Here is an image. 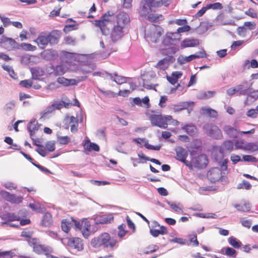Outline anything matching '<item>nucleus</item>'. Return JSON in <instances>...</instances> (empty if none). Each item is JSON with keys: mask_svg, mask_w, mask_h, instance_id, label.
I'll list each match as a JSON object with an SVG mask.
<instances>
[{"mask_svg": "<svg viewBox=\"0 0 258 258\" xmlns=\"http://www.w3.org/2000/svg\"><path fill=\"white\" fill-rule=\"evenodd\" d=\"M117 240L114 238H111L110 235L107 233H104L99 236L94 238L91 241V245L97 248L101 246H104L106 248L113 249L116 246Z\"/></svg>", "mask_w": 258, "mask_h": 258, "instance_id": "f257e3e1", "label": "nucleus"}, {"mask_svg": "<svg viewBox=\"0 0 258 258\" xmlns=\"http://www.w3.org/2000/svg\"><path fill=\"white\" fill-rule=\"evenodd\" d=\"M59 37L54 33L42 32L38 36L35 42L41 49H44L47 45L56 44L58 43Z\"/></svg>", "mask_w": 258, "mask_h": 258, "instance_id": "f03ea898", "label": "nucleus"}, {"mask_svg": "<svg viewBox=\"0 0 258 258\" xmlns=\"http://www.w3.org/2000/svg\"><path fill=\"white\" fill-rule=\"evenodd\" d=\"M29 245L33 247V251L37 254L44 253L47 257L50 253L53 252L52 248L44 244H40L39 241L37 238H30L28 240Z\"/></svg>", "mask_w": 258, "mask_h": 258, "instance_id": "7ed1b4c3", "label": "nucleus"}, {"mask_svg": "<svg viewBox=\"0 0 258 258\" xmlns=\"http://www.w3.org/2000/svg\"><path fill=\"white\" fill-rule=\"evenodd\" d=\"M113 15V12L108 11L107 13L103 14L99 20L94 21V25L100 28L102 35H106L108 33L109 29L106 26L110 21V17Z\"/></svg>", "mask_w": 258, "mask_h": 258, "instance_id": "20e7f679", "label": "nucleus"}, {"mask_svg": "<svg viewBox=\"0 0 258 258\" xmlns=\"http://www.w3.org/2000/svg\"><path fill=\"white\" fill-rule=\"evenodd\" d=\"M149 119L153 126L166 128L168 126L167 122L172 119V116L152 114L150 116Z\"/></svg>", "mask_w": 258, "mask_h": 258, "instance_id": "39448f33", "label": "nucleus"}, {"mask_svg": "<svg viewBox=\"0 0 258 258\" xmlns=\"http://www.w3.org/2000/svg\"><path fill=\"white\" fill-rule=\"evenodd\" d=\"M205 133L210 137L219 140L223 138L221 130L215 124L212 123H206L203 126Z\"/></svg>", "mask_w": 258, "mask_h": 258, "instance_id": "423d86ee", "label": "nucleus"}, {"mask_svg": "<svg viewBox=\"0 0 258 258\" xmlns=\"http://www.w3.org/2000/svg\"><path fill=\"white\" fill-rule=\"evenodd\" d=\"M162 6L160 0H145L143 3L142 14L146 15L152 11V8H158Z\"/></svg>", "mask_w": 258, "mask_h": 258, "instance_id": "0eeeda50", "label": "nucleus"}, {"mask_svg": "<svg viewBox=\"0 0 258 258\" xmlns=\"http://www.w3.org/2000/svg\"><path fill=\"white\" fill-rule=\"evenodd\" d=\"M181 35L175 32H168L166 34L162 40V43L165 46L175 45L180 40Z\"/></svg>", "mask_w": 258, "mask_h": 258, "instance_id": "6e6552de", "label": "nucleus"}, {"mask_svg": "<svg viewBox=\"0 0 258 258\" xmlns=\"http://www.w3.org/2000/svg\"><path fill=\"white\" fill-rule=\"evenodd\" d=\"M123 29L119 25H114L111 31L110 38L113 43L121 39L124 36Z\"/></svg>", "mask_w": 258, "mask_h": 258, "instance_id": "1a4fd4ad", "label": "nucleus"}, {"mask_svg": "<svg viewBox=\"0 0 258 258\" xmlns=\"http://www.w3.org/2000/svg\"><path fill=\"white\" fill-rule=\"evenodd\" d=\"M208 162L207 157L205 154H201L197 157H194L191 159V163L193 166L198 168L205 167Z\"/></svg>", "mask_w": 258, "mask_h": 258, "instance_id": "9d476101", "label": "nucleus"}, {"mask_svg": "<svg viewBox=\"0 0 258 258\" xmlns=\"http://www.w3.org/2000/svg\"><path fill=\"white\" fill-rule=\"evenodd\" d=\"M133 142L136 143L137 145L141 148L145 146L147 149L149 150H152L155 151H159L161 148L160 145L153 146L149 144L148 140L145 138H135L133 140Z\"/></svg>", "mask_w": 258, "mask_h": 258, "instance_id": "9b49d317", "label": "nucleus"}, {"mask_svg": "<svg viewBox=\"0 0 258 258\" xmlns=\"http://www.w3.org/2000/svg\"><path fill=\"white\" fill-rule=\"evenodd\" d=\"M175 58L172 56H167L161 60H160L155 65V68L160 71L167 70L170 64L173 62Z\"/></svg>", "mask_w": 258, "mask_h": 258, "instance_id": "f8f14e48", "label": "nucleus"}, {"mask_svg": "<svg viewBox=\"0 0 258 258\" xmlns=\"http://www.w3.org/2000/svg\"><path fill=\"white\" fill-rule=\"evenodd\" d=\"M1 195L6 201L12 204H20L22 202V196H16L14 194H11L6 191H1Z\"/></svg>", "mask_w": 258, "mask_h": 258, "instance_id": "ddd939ff", "label": "nucleus"}, {"mask_svg": "<svg viewBox=\"0 0 258 258\" xmlns=\"http://www.w3.org/2000/svg\"><path fill=\"white\" fill-rule=\"evenodd\" d=\"M252 85V83L244 81L236 86L238 95L246 96L248 91H249L250 87H251Z\"/></svg>", "mask_w": 258, "mask_h": 258, "instance_id": "4468645a", "label": "nucleus"}, {"mask_svg": "<svg viewBox=\"0 0 258 258\" xmlns=\"http://www.w3.org/2000/svg\"><path fill=\"white\" fill-rule=\"evenodd\" d=\"M114 219L113 214L111 213H107L97 215L95 219V223L97 224H104L111 223Z\"/></svg>", "mask_w": 258, "mask_h": 258, "instance_id": "2eb2a0df", "label": "nucleus"}, {"mask_svg": "<svg viewBox=\"0 0 258 258\" xmlns=\"http://www.w3.org/2000/svg\"><path fill=\"white\" fill-rule=\"evenodd\" d=\"M47 72L49 75L57 76L63 75L66 72V70L64 67L61 64L54 66L51 64L50 67L47 68Z\"/></svg>", "mask_w": 258, "mask_h": 258, "instance_id": "dca6fc26", "label": "nucleus"}, {"mask_svg": "<svg viewBox=\"0 0 258 258\" xmlns=\"http://www.w3.org/2000/svg\"><path fill=\"white\" fill-rule=\"evenodd\" d=\"M221 171L219 168H214L210 170L207 173V177L212 182L219 181L222 177Z\"/></svg>", "mask_w": 258, "mask_h": 258, "instance_id": "f3484780", "label": "nucleus"}, {"mask_svg": "<svg viewBox=\"0 0 258 258\" xmlns=\"http://www.w3.org/2000/svg\"><path fill=\"white\" fill-rule=\"evenodd\" d=\"M41 57L46 60H54L58 57L57 52L53 49H46L41 53Z\"/></svg>", "mask_w": 258, "mask_h": 258, "instance_id": "a211bd4d", "label": "nucleus"}, {"mask_svg": "<svg viewBox=\"0 0 258 258\" xmlns=\"http://www.w3.org/2000/svg\"><path fill=\"white\" fill-rule=\"evenodd\" d=\"M130 22V18L127 14L121 12L116 16V24L114 25H119L124 28L125 25Z\"/></svg>", "mask_w": 258, "mask_h": 258, "instance_id": "6ab92c4d", "label": "nucleus"}, {"mask_svg": "<svg viewBox=\"0 0 258 258\" xmlns=\"http://www.w3.org/2000/svg\"><path fill=\"white\" fill-rule=\"evenodd\" d=\"M82 146L84 149L88 151H94L98 152L100 150L99 146L96 143H91L88 138L83 141Z\"/></svg>", "mask_w": 258, "mask_h": 258, "instance_id": "aec40b11", "label": "nucleus"}, {"mask_svg": "<svg viewBox=\"0 0 258 258\" xmlns=\"http://www.w3.org/2000/svg\"><path fill=\"white\" fill-rule=\"evenodd\" d=\"M199 45V40L196 38H185L180 43L181 48L196 47Z\"/></svg>", "mask_w": 258, "mask_h": 258, "instance_id": "412c9836", "label": "nucleus"}, {"mask_svg": "<svg viewBox=\"0 0 258 258\" xmlns=\"http://www.w3.org/2000/svg\"><path fill=\"white\" fill-rule=\"evenodd\" d=\"M105 74L106 77H109L112 81L119 85L126 83L127 80L130 79L127 77L118 76L116 73L112 74L105 72Z\"/></svg>", "mask_w": 258, "mask_h": 258, "instance_id": "4be33fe9", "label": "nucleus"}, {"mask_svg": "<svg viewBox=\"0 0 258 258\" xmlns=\"http://www.w3.org/2000/svg\"><path fill=\"white\" fill-rule=\"evenodd\" d=\"M39 124L35 119H32L27 125V130L30 134L31 138L35 135L36 132L38 131Z\"/></svg>", "mask_w": 258, "mask_h": 258, "instance_id": "5701e85b", "label": "nucleus"}, {"mask_svg": "<svg viewBox=\"0 0 258 258\" xmlns=\"http://www.w3.org/2000/svg\"><path fill=\"white\" fill-rule=\"evenodd\" d=\"M161 35L160 31H153L149 34H145V38L148 42L156 43L159 41Z\"/></svg>", "mask_w": 258, "mask_h": 258, "instance_id": "b1692460", "label": "nucleus"}, {"mask_svg": "<svg viewBox=\"0 0 258 258\" xmlns=\"http://www.w3.org/2000/svg\"><path fill=\"white\" fill-rule=\"evenodd\" d=\"M69 245L78 251H81L83 249L82 241L80 238L76 237L71 238L68 241Z\"/></svg>", "mask_w": 258, "mask_h": 258, "instance_id": "393cba45", "label": "nucleus"}, {"mask_svg": "<svg viewBox=\"0 0 258 258\" xmlns=\"http://www.w3.org/2000/svg\"><path fill=\"white\" fill-rule=\"evenodd\" d=\"M1 43L9 45L11 48L19 49L20 45L13 39L2 36L0 41Z\"/></svg>", "mask_w": 258, "mask_h": 258, "instance_id": "a878e982", "label": "nucleus"}, {"mask_svg": "<svg viewBox=\"0 0 258 258\" xmlns=\"http://www.w3.org/2000/svg\"><path fill=\"white\" fill-rule=\"evenodd\" d=\"M224 133L231 138H236L238 137L239 132L233 127L226 125L223 127Z\"/></svg>", "mask_w": 258, "mask_h": 258, "instance_id": "bb28decb", "label": "nucleus"}, {"mask_svg": "<svg viewBox=\"0 0 258 258\" xmlns=\"http://www.w3.org/2000/svg\"><path fill=\"white\" fill-rule=\"evenodd\" d=\"M234 146L232 141L226 140L221 145L220 151L222 154L230 153L233 150Z\"/></svg>", "mask_w": 258, "mask_h": 258, "instance_id": "cd10ccee", "label": "nucleus"}, {"mask_svg": "<svg viewBox=\"0 0 258 258\" xmlns=\"http://www.w3.org/2000/svg\"><path fill=\"white\" fill-rule=\"evenodd\" d=\"M233 206L237 211L241 212H249L251 207V204L248 201H245L241 204H235Z\"/></svg>", "mask_w": 258, "mask_h": 258, "instance_id": "c85d7f7f", "label": "nucleus"}, {"mask_svg": "<svg viewBox=\"0 0 258 258\" xmlns=\"http://www.w3.org/2000/svg\"><path fill=\"white\" fill-rule=\"evenodd\" d=\"M176 151V158L180 161H184V159H186L188 156V152L187 150L182 147H178L175 150Z\"/></svg>", "mask_w": 258, "mask_h": 258, "instance_id": "c756f323", "label": "nucleus"}, {"mask_svg": "<svg viewBox=\"0 0 258 258\" xmlns=\"http://www.w3.org/2000/svg\"><path fill=\"white\" fill-rule=\"evenodd\" d=\"M194 102L192 101L182 102L177 105H174L173 110L174 112H178L184 109H187L190 106H193Z\"/></svg>", "mask_w": 258, "mask_h": 258, "instance_id": "7c9ffc66", "label": "nucleus"}, {"mask_svg": "<svg viewBox=\"0 0 258 258\" xmlns=\"http://www.w3.org/2000/svg\"><path fill=\"white\" fill-rule=\"evenodd\" d=\"M182 73L180 71L173 72L171 74V76H167V80L172 85L175 84L178 80L181 77Z\"/></svg>", "mask_w": 258, "mask_h": 258, "instance_id": "2f4dec72", "label": "nucleus"}, {"mask_svg": "<svg viewBox=\"0 0 258 258\" xmlns=\"http://www.w3.org/2000/svg\"><path fill=\"white\" fill-rule=\"evenodd\" d=\"M53 223L52 216L49 212H46L43 215L41 222V225L44 227H49Z\"/></svg>", "mask_w": 258, "mask_h": 258, "instance_id": "473e14b6", "label": "nucleus"}, {"mask_svg": "<svg viewBox=\"0 0 258 258\" xmlns=\"http://www.w3.org/2000/svg\"><path fill=\"white\" fill-rule=\"evenodd\" d=\"M200 113L202 115L207 114L211 117H216L217 112L216 110L207 107H203L200 110Z\"/></svg>", "mask_w": 258, "mask_h": 258, "instance_id": "72a5a7b5", "label": "nucleus"}, {"mask_svg": "<svg viewBox=\"0 0 258 258\" xmlns=\"http://www.w3.org/2000/svg\"><path fill=\"white\" fill-rule=\"evenodd\" d=\"M181 128L190 136L194 135L197 130L196 126L192 123L185 125Z\"/></svg>", "mask_w": 258, "mask_h": 258, "instance_id": "f704fd0d", "label": "nucleus"}, {"mask_svg": "<svg viewBox=\"0 0 258 258\" xmlns=\"http://www.w3.org/2000/svg\"><path fill=\"white\" fill-rule=\"evenodd\" d=\"M195 57H196V56L193 55L192 54L188 56L180 55L177 58V61L179 64H183L195 59Z\"/></svg>", "mask_w": 258, "mask_h": 258, "instance_id": "c9c22d12", "label": "nucleus"}, {"mask_svg": "<svg viewBox=\"0 0 258 258\" xmlns=\"http://www.w3.org/2000/svg\"><path fill=\"white\" fill-rule=\"evenodd\" d=\"M32 74V77L33 79L37 80L43 75L44 72L41 69L34 68L31 70Z\"/></svg>", "mask_w": 258, "mask_h": 258, "instance_id": "e433bc0d", "label": "nucleus"}, {"mask_svg": "<svg viewBox=\"0 0 258 258\" xmlns=\"http://www.w3.org/2000/svg\"><path fill=\"white\" fill-rule=\"evenodd\" d=\"M228 243L230 245L235 248H239L241 246V242L233 236H231L228 239Z\"/></svg>", "mask_w": 258, "mask_h": 258, "instance_id": "4c0bfd02", "label": "nucleus"}, {"mask_svg": "<svg viewBox=\"0 0 258 258\" xmlns=\"http://www.w3.org/2000/svg\"><path fill=\"white\" fill-rule=\"evenodd\" d=\"M245 151L252 152L258 151V144L253 142L246 143Z\"/></svg>", "mask_w": 258, "mask_h": 258, "instance_id": "58836bf2", "label": "nucleus"}, {"mask_svg": "<svg viewBox=\"0 0 258 258\" xmlns=\"http://www.w3.org/2000/svg\"><path fill=\"white\" fill-rule=\"evenodd\" d=\"M159 249V246L155 244H151L146 247L143 250V253L145 254H148L152 253L158 250Z\"/></svg>", "mask_w": 258, "mask_h": 258, "instance_id": "ea45409f", "label": "nucleus"}, {"mask_svg": "<svg viewBox=\"0 0 258 258\" xmlns=\"http://www.w3.org/2000/svg\"><path fill=\"white\" fill-rule=\"evenodd\" d=\"M126 225L122 224L118 226L117 235L121 239L122 237L125 236L127 233V230H125Z\"/></svg>", "mask_w": 258, "mask_h": 258, "instance_id": "a19ab883", "label": "nucleus"}, {"mask_svg": "<svg viewBox=\"0 0 258 258\" xmlns=\"http://www.w3.org/2000/svg\"><path fill=\"white\" fill-rule=\"evenodd\" d=\"M234 146L236 150L241 149L245 151L246 143L243 140H237L235 141Z\"/></svg>", "mask_w": 258, "mask_h": 258, "instance_id": "79ce46f5", "label": "nucleus"}, {"mask_svg": "<svg viewBox=\"0 0 258 258\" xmlns=\"http://www.w3.org/2000/svg\"><path fill=\"white\" fill-rule=\"evenodd\" d=\"M86 224H85V225L84 226V228L81 230L80 231L82 233L83 236L87 238L90 235V224L89 222H86Z\"/></svg>", "mask_w": 258, "mask_h": 258, "instance_id": "37998d69", "label": "nucleus"}, {"mask_svg": "<svg viewBox=\"0 0 258 258\" xmlns=\"http://www.w3.org/2000/svg\"><path fill=\"white\" fill-rule=\"evenodd\" d=\"M248 97L256 99L258 98V90H254L252 88V86L250 87L249 91H248L247 94L246 95Z\"/></svg>", "mask_w": 258, "mask_h": 258, "instance_id": "c03bdc74", "label": "nucleus"}, {"mask_svg": "<svg viewBox=\"0 0 258 258\" xmlns=\"http://www.w3.org/2000/svg\"><path fill=\"white\" fill-rule=\"evenodd\" d=\"M57 139L58 143L62 145L68 144L71 141L70 137L67 136L58 137Z\"/></svg>", "mask_w": 258, "mask_h": 258, "instance_id": "a18cd8bd", "label": "nucleus"}, {"mask_svg": "<svg viewBox=\"0 0 258 258\" xmlns=\"http://www.w3.org/2000/svg\"><path fill=\"white\" fill-rule=\"evenodd\" d=\"M21 47L24 50L26 51H34L36 49L35 46L32 45L29 43H22L20 47Z\"/></svg>", "mask_w": 258, "mask_h": 258, "instance_id": "49530a36", "label": "nucleus"}, {"mask_svg": "<svg viewBox=\"0 0 258 258\" xmlns=\"http://www.w3.org/2000/svg\"><path fill=\"white\" fill-rule=\"evenodd\" d=\"M246 114L248 117H249L252 118H255L258 115V110H257L256 107H255V108H252V109H249L246 112Z\"/></svg>", "mask_w": 258, "mask_h": 258, "instance_id": "de8ad7c7", "label": "nucleus"}, {"mask_svg": "<svg viewBox=\"0 0 258 258\" xmlns=\"http://www.w3.org/2000/svg\"><path fill=\"white\" fill-rule=\"evenodd\" d=\"M71 228V223H70L67 219H63L61 222V229L62 230L68 233Z\"/></svg>", "mask_w": 258, "mask_h": 258, "instance_id": "09e8293b", "label": "nucleus"}, {"mask_svg": "<svg viewBox=\"0 0 258 258\" xmlns=\"http://www.w3.org/2000/svg\"><path fill=\"white\" fill-rule=\"evenodd\" d=\"M225 255L233 257H235L236 256V251L231 247H226Z\"/></svg>", "mask_w": 258, "mask_h": 258, "instance_id": "8fccbe9b", "label": "nucleus"}, {"mask_svg": "<svg viewBox=\"0 0 258 258\" xmlns=\"http://www.w3.org/2000/svg\"><path fill=\"white\" fill-rule=\"evenodd\" d=\"M160 18H162V15H157L154 14H150L148 16V20L152 22L158 21L160 20Z\"/></svg>", "mask_w": 258, "mask_h": 258, "instance_id": "3c124183", "label": "nucleus"}, {"mask_svg": "<svg viewBox=\"0 0 258 258\" xmlns=\"http://www.w3.org/2000/svg\"><path fill=\"white\" fill-rule=\"evenodd\" d=\"M6 219L10 221H20V217L13 213H8L6 215Z\"/></svg>", "mask_w": 258, "mask_h": 258, "instance_id": "603ef678", "label": "nucleus"}, {"mask_svg": "<svg viewBox=\"0 0 258 258\" xmlns=\"http://www.w3.org/2000/svg\"><path fill=\"white\" fill-rule=\"evenodd\" d=\"M167 203L168 205L170 206V208L172 209L175 212L178 213L183 212L182 209L180 207H179L178 205H177L175 203L170 202H168Z\"/></svg>", "mask_w": 258, "mask_h": 258, "instance_id": "864d4df0", "label": "nucleus"}, {"mask_svg": "<svg viewBox=\"0 0 258 258\" xmlns=\"http://www.w3.org/2000/svg\"><path fill=\"white\" fill-rule=\"evenodd\" d=\"M208 9H212L213 10H221L223 7L221 3H215L214 4H211L207 5Z\"/></svg>", "mask_w": 258, "mask_h": 258, "instance_id": "5fc2aeb1", "label": "nucleus"}, {"mask_svg": "<svg viewBox=\"0 0 258 258\" xmlns=\"http://www.w3.org/2000/svg\"><path fill=\"white\" fill-rule=\"evenodd\" d=\"M45 148L49 152H52L55 149V143L53 141L47 142L45 145Z\"/></svg>", "mask_w": 258, "mask_h": 258, "instance_id": "6e6d98bb", "label": "nucleus"}, {"mask_svg": "<svg viewBox=\"0 0 258 258\" xmlns=\"http://www.w3.org/2000/svg\"><path fill=\"white\" fill-rule=\"evenodd\" d=\"M13 255L12 251H0V258H12Z\"/></svg>", "mask_w": 258, "mask_h": 258, "instance_id": "4d7b16f0", "label": "nucleus"}, {"mask_svg": "<svg viewBox=\"0 0 258 258\" xmlns=\"http://www.w3.org/2000/svg\"><path fill=\"white\" fill-rule=\"evenodd\" d=\"M20 85L26 88H29L32 85V82L31 80H24L20 81Z\"/></svg>", "mask_w": 258, "mask_h": 258, "instance_id": "13d9d810", "label": "nucleus"}, {"mask_svg": "<svg viewBox=\"0 0 258 258\" xmlns=\"http://www.w3.org/2000/svg\"><path fill=\"white\" fill-rule=\"evenodd\" d=\"M3 185L7 189L10 190L15 189L17 187V185L15 183L12 182H5L3 184Z\"/></svg>", "mask_w": 258, "mask_h": 258, "instance_id": "bf43d9fd", "label": "nucleus"}, {"mask_svg": "<svg viewBox=\"0 0 258 258\" xmlns=\"http://www.w3.org/2000/svg\"><path fill=\"white\" fill-rule=\"evenodd\" d=\"M64 60L67 62H71L74 59V54L69 52L65 51L63 53Z\"/></svg>", "mask_w": 258, "mask_h": 258, "instance_id": "052dcab7", "label": "nucleus"}, {"mask_svg": "<svg viewBox=\"0 0 258 258\" xmlns=\"http://www.w3.org/2000/svg\"><path fill=\"white\" fill-rule=\"evenodd\" d=\"M242 158L243 160L245 162H256L257 161V159L251 155H244L243 156Z\"/></svg>", "mask_w": 258, "mask_h": 258, "instance_id": "680f3d73", "label": "nucleus"}, {"mask_svg": "<svg viewBox=\"0 0 258 258\" xmlns=\"http://www.w3.org/2000/svg\"><path fill=\"white\" fill-rule=\"evenodd\" d=\"M55 110L52 105L48 106L44 112L41 113V118L44 117L47 114L50 113Z\"/></svg>", "mask_w": 258, "mask_h": 258, "instance_id": "e2e57ef3", "label": "nucleus"}, {"mask_svg": "<svg viewBox=\"0 0 258 258\" xmlns=\"http://www.w3.org/2000/svg\"><path fill=\"white\" fill-rule=\"evenodd\" d=\"M190 27L187 25H183L182 27H179L177 29V31L175 33H178L180 34V33L182 32H188L190 30Z\"/></svg>", "mask_w": 258, "mask_h": 258, "instance_id": "0e129e2a", "label": "nucleus"}, {"mask_svg": "<svg viewBox=\"0 0 258 258\" xmlns=\"http://www.w3.org/2000/svg\"><path fill=\"white\" fill-rule=\"evenodd\" d=\"M65 120H66V123H67L68 124H72L78 123V119L76 117H75L73 116H72L70 117H69V116L67 117L65 119Z\"/></svg>", "mask_w": 258, "mask_h": 258, "instance_id": "69168bd1", "label": "nucleus"}, {"mask_svg": "<svg viewBox=\"0 0 258 258\" xmlns=\"http://www.w3.org/2000/svg\"><path fill=\"white\" fill-rule=\"evenodd\" d=\"M57 82L58 84L63 85L64 86H69V79L64 77H58L57 79Z\"/></svg>", "mask_w": 258, "mask_h": 258, "instance_id": "338daca9", "label": "nucleus"}, {"mask_svg": "<svg viewBox=\"0 0 258 258\" xmlns=\"http://www.w3.org/2000/svg\"><path fill=\"white\" fill-rule=\"evenodd\" d=\"M215 94V92L209 91L201 94V98L202 99H208L213 97Z\"/></svg>", "mask_w": 258, "mask_h": 258, "instance_id": "774afa93", "label": "nucleus"}]
</instances>
